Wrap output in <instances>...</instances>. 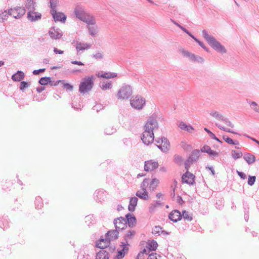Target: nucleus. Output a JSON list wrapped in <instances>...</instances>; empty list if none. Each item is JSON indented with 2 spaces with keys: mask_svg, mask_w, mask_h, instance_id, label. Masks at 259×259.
<instances>
[{
  "mask_svg": "<svg viewBox=\"0 0 259 259\" xmlns=\"http://www.w3.org/2000/svg\"><path fill=\"white\" fill-rule=\"evenodd\" d=\"M0 227L3 230H5L9 227V222L6 218L0 219Z\"/></svg>",
  "mask_w": 259,
  "mask_h": 259,
  "instance_id": "nucleus-41",
  "label": "nucleus"
},
{
  "mask_svg": "<svg viewBox=\"0 0 259 259\" xmlns=\"http://www.w3.org/2000/svg\"><path fill=\"white\" fill-rule=\"evenodd\" d=\"M148 251H150L149 250H148V249H145L144 248L143 250V251L142 252H141L140 253H139L138 254V255H137V259H138V258L141 255H143L144 253H145V254H148L149 252H148Z\"/></svg>",
  "mask_w": 259,
  "mask_h": 259,
  "instance_id": "nucleus-62",
  "label": "nucleus"
},
{
  "mask_svg": "<svg viewBox=\"0 0 259 259\" xmlns=\"http://www.w3.org/2000/svg\"><path fill=\"white\" fill-rule=\"evenodd\" d=\"M147 259H158L157 258V254L155 253H152L150 254Z\"/></svg>",
  "mask_w": 259,
  "mask_h": 259,
  "instance_id": "nucleus-63",
  "label": "nucleus"
},
{
  "mask_svg": "<svg viewBox=\"0 0 259 259\" xmlns=\"http://www.w3.org/2000/svg\"><path fill=\"white\" fill-rule=\"evenodd\" d=\"M96 259H109V253L104 249L101 250L97 253Z\"/></svg>",
  "mask_w": 259,
  "mask_h": 259,
  "instance_id": "nucleus-25",
  "label": "nucleus"
},
{
  "mask_svg": "<svg viewBox=\"0 0 259 259\" xmlns=\"http://www.w3.org/2000/svg\"><path fill=\"white\" fill-rule=\"evenodd\" d=\"M244 159L249 164L253 163L255 160V156L250 154L245 155Z\"/></svg>",
  "mask_w": 259,
  "mask_h": 259,
  "instance_id": "nucleus-37",
  "label": "nucleus"
},
{
  "mask_svg": "<svg viewBox=\"0 0 259 259\" xmlns=\"http://www.w3.org/2000/svg\"><path fill=\"white\" fill-rule=\"evenodd\" d=\"M58 3V0H50L51 10H56V7Z\"/></svg>",
  "mask_w": 259,
  "mask_h": 259,
  "instance_id": "nucleus-49",
  "label": "nucleus"
},
{
  "mask_svg": "<svg viewBox=\"0 0 259 259\" xmlns=\"http://www.w3.org/2000/svg\"><path fill=\"white\" fill-rule=\"evenodd\" d=\"M106 235L108 238L110 239V241L114 240L118 238L119 235V231L116 229L113 230H109L106 233Z\"/></svg>",
  "mask_w": 259,
  "mask_h": 259,
  "instance_id": "nucleus-24",
  "label": "nucleus"
},
{
  "mask_svg": "<svg viewBox=\"0 0 259 259\" xmlns=\"http://www.w3.org/2000/svg\"><path fill=\"white\" fill-rule=\"evenodd\" d=\"M87 28L89 30V34L91 36H95L97 34L98 28L96 24L92 25H88Z\"/></svg>",
  "mask_w": 259,
  "mask_h": 259,
  "instance_id": "nucleus-29",
  "label": "nucleus"
},
{
  "mask_svg": "<svg viewBox=\"0 0 259 259\" xmlns=\"http://www.w3.org/2000/svg\"><path fill=\"white\" fill-rule=\"evenodd\" d=\"M101 77L104 78H112L117 76V73L114 72H103L100 75Z\"/></svg>",
  "mask_w": 259,
  "mask_h": 259,
  "instance_id": "nucleus-36",
  "label": "nucleus"
},
{
  "mask_svg": "<svg viewBox=\"0 0 259 259\" xmlns=\"http://www.w3.org/2000/svg\"><path fill=\"white\" fill-rule=\"evenodd\" d=\"M91 47V45L87 43H81L77 42L76 44V49L77 52L88 50Z\"/></svg>",
  "mask_w": 259,
  "mask_h": 259,
  "instance_id": "nucleus-26",
  "label": "nucleus"
},
{
  "mask_svg": "<svg viewBox=\"0 0 259 259\" xmlns=\"http://www.w3.org/2000/svg\"><path fill=\"white\" fill-rule=\"evenodd\" d=\"M177 182L176 180H174L173 184L171 186V188L173 190V193H172L171 194V196L172 197H174L175 196V190L177 187Z\"/></svg>",
  "mask_w": 259,
  "mask_h": 259,
  "instance_id": "nucleus-57",
  "label": "nucleus"
},
{
  "mask_svg": "<svg viewBox=\"0 0 259 259\" xmlns=\"http://www.w3.org/2000/svg\"><path fill=\"white\" fill-rule=\"evenodd\" d=\"M45 68L39 69L37 70H34L33 71L32 73L34 75H37L40 73L44 72L45 71Z\"/></svg>",
  "mask_w": 259,
  "mask_h": 259,
  "instance_id": "nucleus-60",
  "label": "nucleus"
},
{
  "mask_svg": "<svg viewBox=\"0 0 259 259\" xmlns=\"http://www.w3.org/2000/svg\"><path fill=\"white\" fill-rule=\"evenodd\" d=\"M152 234L156 236L163 235L165 236L168 233L165 231L162 230V228L159 226H156L152 229Z\"/></svg>",
  "mask_w": 259,
  "mask_h": 259,
  "instance_id": "nucleus-20",
  "label": "nucleus"
},
{
  "mask_svg": "<svg viewBox=\"0 0 259 259\" xmlns=\"http://www.w3.org/2000/svg\"><path fill=\"white\" fill-rule=\"evenodd\" d=\"M200 156V151L198 150H194L192 152L187 160L185 162L186 169H188L190 165L198 159Z\"/></svg>",
  "mask_w": 259,
  "mask_h": 259,
  "instance_id": "nucleus-9",
  "label": "nucleus"
},
{
  "mask_svg": "<svg viewBox=\"0 0 259 259\" xmlns=\"http://www.w3.org/2000/svg\"><path fill=\"white\" fill-rule=\"evenodd\" d=\"M138 199L137 197H134L131 198L128 206V209L130 211L133 212L135 211L136 206L137 205Z\"/></svg>",
  "mask_w": 259,
  "mask_h": 259,
  "instance_id": "nucleus-23",
  "label": "nucleus"
},
{
  "mask_svg": "<svg viewBox=\"0 0 259 259\" xmlns=\"http://www.w3.org/2000/svg\"><path fill=\"white\" fill-rule=\"evenodd\" d=\"M104 55L102 52H98L93 54L92 57L97 60H101L103 58Z\"/></svg>",
  "mask_w": 259,
  "mask_h": 259,
  "instance_id": "nucleus-51",
  "label": "nucleus"
},
{
  "mask_svg": "<svg viewBox=\"0 0 259 259\" xmlns=\"http://www.w3.org/2000/svg\"><path fill=\"white\" fill-rule=\"evenodd\" d=\"M82 21L87 23V26L94 25L96 23L94 17L88 14L86 15V16L84 17V19H83Z\"/></svg>",
  "mask_w": 259,
  "mask_h": 259,
  "instance_id": "nucleus-28",
  "label": "nucleus"
},
{
  "mask_svg": "<svg viewBox=\"0 0 259 259\" xmlns=\"http://www.w3.org/2000/svg\"><path fill=\"white\" fill-rule=\"evenodd\" d=\"M8 17V13L7 11H5L4 12H0V22H3L4 20H6Z\"/></svg>",
  "mask_w": 259,
  "mask_h": 259,
  "instance_id": "nucleus-50",
  "label": "nucleus"
},
{
  "mask_svg": "<svg viewBox=\"0 0 259 259\" xmlns=\"http://www.w3.org/2000/svg\"><path fill=\"white\" fill-rule=\"evenodd\" d=\"M218 127L222 130H223L224 131H226L227 132H229V133H233V134H236L235 133L231 131L230 130V129L227 127H224V126H221V125H218Z\"/></svg>",
  "mask_w": 259,
  "mask_h": 259,
  "instance_id": "nucleus-59",
  "label": "nucleus"
},
{
  "mask_svg": "<svg viewBox=\"0 0 259 259\" xmlns=\"http://www.w3.org/2000/svg\"><path fill=\"white\" fill-rule=\"evenodd\" d=\"M116 131V129L113 126L108 125L106 127L104 133L106 135H110L114 133Z\"/></svg>",
  "mask_w": 259,
  "mask_h": 259,
  "instance_id": "nucleus-38",
  "label": "nucleus"
},
{
  "mask_svg": "<svg viewBox=\"0 0 259 259\" xmlns=\"http://www.w3.org/2000/svg\"><path fill=\"white\" fill-rule=\"evenodd\" d=\"M179 127L182 130L186 131L189 133H191L194 130V128L192 126L190 125H187L183 122H181L179 123Z\"/></svg>",
  "mask_w": 259,
  "mask_h": 259,
  "instance_id": "nucleus-35",
  "label": "nucleus"
},
{
  "mask_svg": "<svg viewBox=\"0 0 259 259\" xmlns=\"http://www.w3.org/2000/svg\"><path fill=\"white\" fill-rule=\"evenodd\" d=\"M114 225L117 231L124 230L126 227V220L123 217L115 219L113 221Z\"/></svg>",
  "mask_w": 259,
  "mask_h": 259,
  "instance_id": "nucleus-10",
  "label": "nucleus"
},
{
  "mask_svg": "<svg viewBox=\"0 0 259 259\" xmlns=\"http://www.w3.org/2000/svg\"><path fill=\"white\" fill-rule=\"evenodd\" d=\"M157 246L158 244L157 242L154 240H152L147 243L146 247L150 251H155L157 249Z\"/></svg>",
  "mask_w": 259,
  "mask_h": 259,
  "instance_id": "nucleus-31",
  "label": "nucleus"
},
{
  "mask_svg": "<svg viewBox=\"0 0 259 259\" xmlns=\"http://www.w3.org/2000/svg\"><path fill=\"white\" fill-rule=\"evenodd\" d=\"M133 91L129 85H123L118 91L116 97L118 99H127L132 95Z\"/></svg>",
  "mask_w": 259,
  "mask_h": 259,
  "instance_id": "nucleus-4",
  "label": "nucleus"
},
{
  "mask_svg": "<svg viewBox=\"0 0 259 259\" xmlns=\"http://www.w3.org/2000/svg\"><path fill=\"white\" fill-rule=\"evenodd\" d=\"M158 163L154 160H149L145 161L144 170L146 171H151L157 168Z\"/></svg>",
  "mask_w": 259,
  "mask_h": 259,
  "instance_id": "nucleus-14",
  "label": "nucleus"
},
{
  "mask_svg": "<svg viewBox=\"0 0 259 259\" xmlns=\"http://www.w3.org/2000/svg\"><path fill=\"white\" fill-rule=\"evenodd\" d=\"M128 243H121L122 249L118 250L117 255L114 257V259H122L125 256L126 253L128 251Z\"/></svg>",
  "mask_w": 259,
  "mask_h": 259,
  "instance_id": "nucleus-15",
  "label": "nucleus"
},
{
  "mask_svg": "<svg viewBox=\"0 0 259 259\" xmlns=\"http://www.w3.org/2000/svg\"><path fill=\"white\" fill-rule=\"evenodd\" d=\"M110 242V239L105 234L104 236H101L100 237L99 240L97 242L96 246L97 247L103 250L109 246Z\"/></svg>",
  "mask_w": 259,
  "mask_h": 259,
  "instance_id": "nucleus-11",
  "label": "nucleus"
},
{
  "mask_svg": "<svg viewBox=\"0 0 259 259\" xmlns=\"http://www.w3.org/2000/svg\"><path fill=\"white\" fill-rule=\"evenodd\" d=\"M202 34L203 37L213 49L222 53L226 52V50L225 47L222 46L219 42L217 41L213 37L209 35L206 31L203 30Z\"/></svg>",
  "mask_w": 259,
  "mask_h": 259,
  "instance_id": "nucleus-2",
  "label": "nucleus"
},
{
  "mask_svg": "<svg viewBox=\"0 0 259 259\" xmlns=\"http://www.w3.org/2000/svg\"><path fill=\"white\" fill-rule=\"evenodd\" d=\"M126 224H128L129 227L133 226L136 222V219L135 216H132L130 213L126 215Z\"/></svg>",
  "mask_w": 259,
  "mask_h": 259,
  "instance_id": "nucleus-30",
  "label": "nucleus"
},
{
  "mask_svg": "<svg viewBox=\"0 0 259 259\" xmlns=\"http://www.w3.org/2000/svg\"><path fill=\"white\" fill-rule=\"evenodd\" d=\"M182 181L187 184L193 185L195 183V176L187 171L182 176Z\"/></svg>",
  "mask_w": 259,
  "mask_h": 259,
  "instance_id": "nucleus-13",
  "label": "nucleus"
},
{
  "mask_svg": "<svg viewBox=\"0 0 259 259\" xmlns=\"http://www.w3.org/2000/svg\"><path fill=\"white\" fill-rule=\"evenodd\" d=\"M132 107L137 110H141L143 108L146 104L145 99L140 96L134 97L130 101Z\"/></svg>",
  "mask_w": 259,
  "mask_h": 259,
  "instance_id": "nucleus-6",
  "label": "nucleus"
},
{
  "mask_svg": "<svg viewBox=\"0 0 259 259\" xmlns=\"http://www.w3.org/2000/svg\"><path fill=\"white\" fill-rule=\"evenodd\" d=\"M35 208L37 209H40L43 205L42 198L40 196H37L35 200Z\"/></svg>",
  "mask_w": 259,
  "mask_h": 259,
  "instance_id": "nucleus-43",
  "label": "nucleus"
},
{
  "mask_svg": "<svg viewBox=\"0 0 259 259\" xmlns=\"http://www.w3.org/2000/svg\"><path fill=\"white\" fill-rule=\"evenodd\" d=\"M94 221V218L93 215H88L85 217V222L89 226L93 223Z\"/></svg>",
  "mask_w": 259,
  "mask_h": 259,
  "instance_id": "nucleus-46",
  "label": "nucleus"
},
{
  "mask_svg": "<svg viewBox=\"0 0 259 259\" xmlns=\"http://www.w3.org/2000/svg\"><path fill=\"white\" fill-rule=\"evenodd\" d=\"M157 147L163 152H167L170 148L169 141L166 138L162 137L155 140Z\"/></svg>",
  "mask_w": 259,
  "mask_h": 259,
  "instance_id": "nucleus-7",
  "label": "nucleus"
},
{
  "mask_svg": "<svg viewBox=\"0 0 259 259\" xmlns=\"http://www.w3.org/2000/svg\"><path fill=\"white\" fill-rule=\"evenodd\" d=\"M159 184V180L157 178H153L152 180L145 178L141 184V188H148L150 191H154Z\"/></svg>",
  "mask_w": 259,
  "mask_h": 259,
  "instance_id": "nucleus-5",
  "label": "nucleus"
},
{
  "mask_svg": "<svg viewBox=\"0 0 259 259\" xmlns=\"http://www.w3.org/2000/svg\"><path fill=\"white\" fill-rule=\"evenodd\" d=\"M158 128V123L153 116L150 117L144 125V131L142 134L141 140L146 145L151 144L154 139L153 131Z\"/></svg>",
  "mask_w": 259,
  "mask_h": 259,
  "instance_id": "nucleus-1",
  "label": "nucleus"
},
{
  "mask_svg": "<svg viewBox=\"0 0 259 259\" xmlns=\"http://www.w3.org/2000/svg\"><path fill=\"white\" fill-rule=\"evenodd\" d=\"M231 154L232 156L234 159L239 158L241 157L242 156V153L241 152L236 150H233L231 152Z\"/></svg>",
  "mask_w": 259,
  "mask_h": 259,
  "instance_id": "nucleus-47",
  "label": "nucleus"
},
{
  "mask_svg": "<svg viewBox=\"0 0 259 259\" xmlns=\"http://www.w3.org/2000/svg\"><path fill=\"white\" fill-rule=\"evenodd\" d=\"M112 84L111 82H103L101 86V88L103 90H107L112 88Z\"/></svg>",
  "mask_w": 259,
  "mask_h": 259,
  "instance_id": "nucleus-45",
  "label": "nucleus"
},
{
  "mask_svg": "<svg viewBox=\"0 0 259 259\" xmlns=\"http://www.w3.org/2000/svg\"><path fill=\"white\" fill-rule=\"evenodd\" d=\"M181 52L184 57H188L193 61L197 62L204 61V59L202 58L199 56H196L194 54H191V53L188 52L187 51L184 50V49L182 50Z\"/></svg>",
  "mask_w": 259,
  "mask_h": 259,
  "instance_id": "nucleus-19",
  "label": "nucleus"
},
{
  "mask_svg": "<svg viewBox=\"0 0 259 259\" xmlns=\"http://www.w3.org/2000/svg\"><path fill=\"white\" fill-rule=\"evenodd\" d=\"M26 10L21 7H17L14 9H9L8 11V15L12 16L16 19L21 18L25 13Z\"/></svg>",
  "mask_w": 259,
  "mask_h": 259,
  "instance_id": "nucleus-8",
  "label": "nucleus"
},
{
  "mask_svg": "<svg viewBox=\"0 0 259 259\" xmlns=\"http://www.w3.org/2000/svg\"><path fill=\"white\" fill-rule=\"evenodd\" d=\"M204 130L209 135V136L211 138H214L215 135L210 132L208 129L207 128H204Z\"/></svg>",
  "mask_w": 259,
  "mask_h": 259,
  "instance_id": "nucleus-64",
  "label": "nucleus"
},
{
  "mask_svg": "<svg viewBox=\"0 0 259 259\" xmlns=\"http://www.w3.org/2000/svg\"><path fill=\"white\" fill-rule=\"evenodd\" d=\"M60 82H62L61 80H57L56 81H52L51 80V82L50 83H49V84L51 85V86H57L58 85L59 83Z\"/></svg>",
  "mask_w": 259,
  "mask_h": 259,
  "instance_id": "nucleus-61",
  "label": "nucleus"
},
{
  "mask_svg": "<svg viewBox=\"0 0 259 259\" xmlns=\"http://www.w3.org/2000/svg\"><path fill=\"white\" fill-rule=\"evenodd\" d=\"M201 151L206 152L211 156H216L218 155L217 152L211 150V148L208 146H203L201 149Z\"/></svg>",
  "mask_w": 259,
  "mask_h": 259,
  "instance_id": "nucleus-32",
  "label": "nucleus"
},
{
  "mask_svg": "<svg viewBox=\"0 0 259 259\" xmlns=\"http://www.w3.org/2000/svg\"><path fill=\"white\" fill-rule=\"evenodd\" d=\"M106 197L105 192L103 190H97L94 193V198L96 201L102 202Z\"/></svg>",
  "mask_w": 259,
  "mask_h": 259,
  "instance_id": "nucleus-21",
  "label": "nucleus"
},
{
  "mask_svg": "<svg viewBox=\"0 0 259 259\" xmlns=\"http://www.w3.org/2000/svg\"><path fill=\"white\" fill-rule=\"evenodd\" d=\"M63 88L68 91H72L73 90V86L68 83H64L63 84Z\"/></svg>",
  "mask_w": 259,
  "mask_h": 259,
  "instance_id": "nucleus-58",
  "label": "nucleus"
},
{
  "mask_svg": "<svg viewBox=\"0 0 259 259\" xmlns=\"http://www.w3.org/2000/svg\"><path fill=\"white\" fill-rule=\"evenodd\" d=\"M29 85V84L27 82L24 81H21L19 87L20 90L23 91L26 88H28Z\"/></svg>",
  "mask_w": 259,
  "mask_h": 259,
  "instance_id": "nucleus-53",
  "label": "nucleus"
},
{
  "mask_svg": "<svg viewBox=\"0 0 259 259\" xmlns=\"http://www.w3.org/2000/svg\"><path fill=\"white\" fill-rule=\"evenodd\" d=\"M74 13L76 17L81 21H82L88 14L85 12L84 9L80 6H77L75 7L74 10Z\"/></svg>",
  "mask_w": 259,
  "mask_h": 259,
  "instance_id": "nucleus-18",
  "label": "nucleus"
},
{
  "mask_svg": "<svg viewBox=\"0 0 259 259\" xmlns=\"http://www.w3.org/2000/svg\"><path fill=\"white\" fill-rule=\"evenodd\" d=\"M142 191L139 190L136 193V195L141 199L144 200H148L149 199L148 193L146 190V188H141Z\"/></svg>",
  "mask_w": 259,
  "mask_h": 259,
  "instance_id": "nucleus-22",
  "label": "nucleus"
},
{
  "mask_svg": "<svg viewBox=\"0 0 259 259\" xmlns=\"http://www.w3.org/2000/svg\"><path fill=\"white\" fill-rule=\"evenodd\" d=\"M175 213H178V210L175 209L171 212L168 215V218L171 221L177 222L178 221V215H175Z\"/></svg>",
  "mask_w": 259,
  "mask_h": 259,
  "instance_id": "nucleus-40",
  "label": "nucleus"
},
{
  "mask_svg": "<svg viewBox=\"0 0 259 259\" xmlns=\"http://www.w3.org/2000/svg\"><path fill=\"white\" fill-rule=\"evenodd\" d=\"M162 203H160L159 201H157L155 203L151 204L149 207V211L150 213L154 212L157 207L161 205Z\"/></svg>",
  "mask_w": 259,
  "mask_h": 259,
  "instance_id": "nucleus-44",
  "label": "nucleus"
},
{
  "mask_svg": "<svg viewBox=\"0 0 259 259\" xmlns=\"http://www.w3.org/2000/svg\"><path fill=\"white\" fill-rule=\"evenodd\" d=\"M39 83L41 85H46L49 84V83L51 82V77H42L40 78L39 81Z\"/></svg>",
  "mask_w": 259,
  "mask_h": 259,
  "instance_id": "nucleus-42",
  "label": "nucleus"
},
{
  "mask_svg": "<svg viewBox=\"0 0 259 259\" xmlns=\"http://www.w3.org/2000/svg\"><path fill=\"white\" fill-rule=\"evenodd\" d=\"M210 115L212 117H215V118H217V119H220V120H223V115L217 111H212L210 113Z\"/></svg>",
  "mask_w": 259,
  "mask_h": 259,
  "instance_id": "nucleus-48",
  "label": "nucleus"
},
{
  "mask_svg": "<svg viewBox=\"0 0 259 259\" xmlns=\"http://www.w3.org/2000/svg\"><path fill=\"white\" fill-rule=\"evenodd\" d=\"M63 33L61 30L55 27H52L49 31V35L53 39H59L63 36Z\"/></svg>",
  "mask_w": 259,
  "mask_h": 259,
  "instance_id": "nucleus-12",
  "label": "nucleus"
},
{
  "mask_svg": "<svg viewBox=\"0 0 259 259\" xmlns=\"http://www.w3.org/2000/svg\"><path fill=\"white\" fill-rule=\"evenodd\" d=\"M51 13L55 20V21H61L65 22L66 19V16L62 12H57L56 11L51 10Z\"/></svg>",
  "mask_w": 259,
  "mask_h": 259,
  "instance_id": "nucleus-17",
  "label": "nucleus"
},
{
  "mask_svg": "<svg viewBox=\"0 0 259 259\" xmlns=\"http://www.w3.org/2000/svg\"><path fill=\"white\" fill-rule=\"evenodd\" d=\"M25 77L24 73L21 71H18L12 76V79L15 81H20Z\"/></svg>",
  "mask_w": 259,
  "mask_h": 259,
  "instance_id": "nucleus-27",
  "label": "nucleus"
},
{
  "mask_svg": "<svg viewBox=\"0 0 259 259\" xmlns=\"http://www.w3.org/2000/svg\"><path fill=\"white\" fill-rule=\"evenodd\" d=\"M256 177L255 176H249L248 180V185L252 186L255 182Z\"/></svg>",
  "mask_w": 259,
  "mask_h": 259,
  "instance_id": "nucleus-55",
  "label": "nucleus"
},
{
  "mask_svg": "<svg viewBox=\"0 0 259 259\" xmlns=\"http://www.w3.org/2000/svg\"><path fill=\"white\" fill-rule=\"evenodd\" d=\"M223 138L225 140V141H226L228 144H231V145H234L235 144V143L234 142L233 140L232 139H231L230 138H229V137H228L227 136H224L223 137Z\"/></svg>",
  "mask_w": 259,
  "mask_h": 259,
  "instance_id": "nucleus-54",
  "label": "nucleus"
},
{
  "mask_svg": "<svg viewBox=\"0 0 259 259\" xmlns=\"http://www.w3.org/2000/svg\"><path fill=\"white\" fill-rule=\"evenodd\" d=\"M136 234L134 230H129L124 237L125 242L123 243H128V240L131 239Z\"/></svg>",
  "mask_w": 259,
  "mask_h": 259,
  "instance_id": "nucleus-39",
  "label": "nucleus"
},
{
  "mask_svg": "<svg viewBox=\"0 0 259 259\" xmlns=\"http://www.w3.org/2000/svg\"><path fill=\"white\" fill-rule=\"evenodd\" d=\"M41 14L40 13L34 12V11H28L27 14L28 20L31 22H35L41 18Z\"/></svg>",
  "mask_w": 259,
  "mask_h": 259,
  "instance_id": "nucleus-16",
  "label": "nucleus"
},
{
  "mask_svg": "<svg viewBox=\"0 0 259 259\" xmlns=\"http://www.w3.org/2000/svg\"><path fill=\"white\" fill-rule=\"evenodd\" d=\"M35 6V3L33 0H27L25 8L29 11H34Z\"/></svg>",
  "mask_w": 259,
  "mask_h": 259,
  "instance_id": "nucleus-33",
  "label": "nucleus"
},
{
  "mask_svg": "<svg viewBox=\"0 0 259 259\" xmlns=\"http://www.w3.org/2000/svg\"><path fill=\"white\" fill-rule=\"evenodd\" d=\"M185 219V220L190 221L192 219V217L191 214L187 211H183L182 215L181 214L180 212L179 211V221L181 219L182 217Z\"/></svg>",
  "mask_w": 259,
  "mask_h": 259,
  "instance_id": "nucleus-34",
  "label": "nucleus"
},
{
  "mask_svg": "<svg viewBox=\"0 0 259 259\" xmlns=\"http://www.w3.org/2000/svg\"><path fill=\"white\" fill-rule=\"evenodd\" d=\"M94 78L93 76H91L82 79L79 85V92L81 94H85L92 90L94 84Z\"/></svg>",
  "mask_w": 259,
  "mask_h": 259,
  "instance_id": "nucleus-3",
  "label": "nucleus"
},
{
  "mask_svg": "<svg viewBox=\"0 0 259 259\" xmlns=\"http://www.w3.org/2000/svg\"><path fill=\"white\" fill-rule=\"evenodd\" d=\"M181 147L186 151H190L192 149V147L190 145L188 144L186 142H181Z\"/></svg>",
  "mask_w": 259,
  "mask_h": 259,
  "instance_id": "nucleus-52",
  "label": "nucleus"
},
{
  "mask_svg": "<svg viewBox=\"0 0 259 259\" xmlns=\"http://www.w3.org/2000/svg\"><path fill=\"white\" fill-rule=\"evenodd\" d=\"M250 105L252 106V108L255 112H259V106H258L256 102H251Z\"/></svg>",
  "mask_w": 259,
  "mask_h": 259,
  "instance_id": "nucleus-56",
  "label": "nucleus"
}]
</instances>
